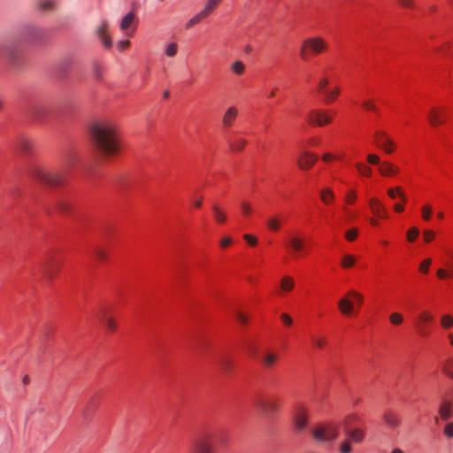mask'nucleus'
I'll list each match as a JSON object with an SVG mask.
<instances>
[{
	"mask_svg": "<svg viewBox=\"0 0 453 453\" xmlns=\"http://www.w3.org/2000/svg\"><path fill=\"white\" fill-rule=\"evenodd\" d=\"M55 209L63 214L73 213V199L68 191L58 193L54 201Z\"/></svg>",
	"mask_w": 453,
	"mask_h": 453,
	"instance_id": "1a4fd4ad",
	"label": "nucleus"
},
{
	"mask_svg": "<svg viewBox=\"0 0 453 453\" xmlns=\"http://www.w3.org/2000/svg\"><path fill=\"white\" fill-rule=\"evenodd\" d=\"M350 298H353L358 305L363 303V296L354 290L349 291L348 295L338 303V307L344 315H349L353 311L354 303L350 301Z\"/></svg>",
	"mask_w": 453,
	"mask_h": 453,
	"instance_id": "ddd939ff",
	"label": "nucleus"
},
{
	"mask_svg": "<svg viewBox=\"0 0 453 453\" xmlns=\"http://www.w3.org/2000/svg\"><path fill=\"white\" fill-rule=\"evenodd\" d=\"M61 263L62 260L57 254L50 252L40 262L39 270L46 280H50L58 274Z\"/></svg>",
	"mask_w": 453,
	"mask_h": 453,
	"instance_id": "423d86ee",
	"label": "nucleus"
},
{
	"mask_svg": "<svg viewBox=\"0 0 453 453\" xmlns=\"http://www.w3.org/2000/svg\"><path fill=\"white\" fill-rule=\"evenodd\" d=\"M238 110L236 107L232 106L229 107L225 112L222 119L223 126L225 127H230L233 126L236 117H237Z\"/></svg>",
	"mask_w": 453,
	"mask_h": 453,
	"instance_id": "bb28decb",
	"label": "nucleus"
},
{
	"mask_svg": "<svg viewBox=\"0 0 453 453\" xmlns=\"http://www.w3.org/2000/svg\"><path fill=\"white\" fill-rule=\"evenodd\" d=\"M431 264H432V259H430V258H426V259L423 260L419 265V271L423 273H427Z\"/></svg>",
	"mask_w": 453,
	"mask_h": 453,
	"instance_id": "5fc2aeb1",
	"label": "nucleus"
},
{
	"mask_svg": "<svg viewBox=\"0 0 453 453\" xmlns=\"http://www.w3.org/2000/svg\"><path fill=\"white\" fill-rule=\"evenodd\" d=\"M339 450L340 453H351V441L346 439L344 441L341 443Z\"/></svg>",
	"mask_w": 453,
	"mask_h": 453,
	"instance_id": "09e8293b",
	"label": "nucleus"
},
{
	"mask_svg": "<svg viewBox=\"0 0 453 453\" xmlns=\"http://www.w3.org/2000/svg\"><path fill=\"white\" fill-rule=\"evenodd\" d=\"M326 42L321 38H308L301 48V57L307 59L310 53L319 54L326 49Z\"/></svg>",
	"mask_w": 453,
	"mask_h": 453,
	"instance_id": "9b49d317",
	"label": "nucleus"
},
{
	"mask_svg": "<svg viewBox=\"0 0 453 453\" xmlns=\"http://www.w3.org/2000/svg\"><path fill=\"white\" fill-rule=\"evenodd\" d=\"M357 234L358 230L357 228H351L345 233V237L349 242H353L357 237Z\"/></svg>",
	"mask_w": 453,
	"mask_h": 453,
	"instance_id": "864d4df0",
	"label": "nucleus"
},
{
	"mask_svg": "<svg viewBox=\"0 0 453 453\" xmlns=\"http://www.w3.org/2000/svg\"><path fill=\"white\" fill-rule=\"evenodd\" d=\"M382 420L385 425L391 428L395 429L401 425V419L395 411L391 410H387L382 415Z\"/></svg>",
	"mask_w": 453,
	"mask_h": 453,
	"instance_id": "412c9836",
	"label": "nucleus"
},
{
	"mask_svg": "<svg viewBox=\"0 0 453 453\" xmlns=\"http://www.w3.org/2000/svg\"><path fill=\"white\" fill-rule=\"evenodd\" d=\"M380 173L385 176L394 175L398 173V168L389 163H383L379 167Z\"/></svg>",
	"mask_w": 453,
	"mask_h": 453,
	"instance_id": "c756f323",
	"label": "nucleus"
},
{
	"mask_svg": "<svg viewBox=\"0 0 453 453\" xmlns=\"http://www.w3.org/2000/svg\"><path fill=\"white\" fill-rule=\"evenodd\" d=\"M93 72H94V77L97 81H101L103 78V74L99 66V64L97 62H94L93 64Z\"/></svg>",
	"mask_w": 453,
	"mask_h": 453,
	"instance_id": "052dcab7",
	"label": "nucleus"
},
{
	"mask_svg": "<svg viewBox=\"0 0 453 453\" xmlns=\"http://www.w3.org/2000/svg\"><path fill=\"white\" fill-rule=\"evenodd\" d=\"M428 119L432 126H438L446 119V114L439 109L434 108L428 114Z\"/></svg>",
	"mask_w": 453,
	"mask_h": 453,
	"instance_id": "a878e982",
	"label": "nucleus"
},
{
	"mask_svg": "<svg viewBox=\"0 0 453 453\" xmlns=\"http://www.w3.org/2000/svg\"><path fill=\"white\" fill-rule=\"evenodd\" d=\"M234 316H235V318H236V319H237L239 324H241V325H246L247 324L248 318L242 312H241L239 311H236Z\"/></svg>",
	"mask_w": 453,
	"mask_h": 453,
	"instance_id": "e2e57ef3",
	"label": "nucleus"
},
{
	"mask_svg": "<svg viewBox=\"0 0 453 453\" xmlns=\"http://www.w3.org/2000/svg\"><path fill=\"white\" fill-rule=\"evenodd\" d=\"M244 69H245V65L244 64L240 61V60H237V61H234L233 64H232V71L237 74V75H241L244 72Z\"/></svg>",
	"mask_w": 453,
	"mask_h": 453,
	"instance_id": "79ce46f5",
	"label": "nucleus"
},
{
	"mask_svg": "<svg viewBox=\"0 0 453 453\" xmlns=\"http://www.w3.org/2000/svg\"><path fill=\"white\" fill-rule=\"evenodd\" d=\"M320 198L322 202L326 204H328L334 198V192L329 188H324L320 192Z\"/></svg>",
	"mask_w": 453,
	"mask_h": 453,
	"instance_id": "f704fd0d",
	"label": "nucleus"
},
{
	"mask_svg": "<svg viewBox=\"0 0 453 453\" xmlns=\"http://www.w3.org/2000/svg\"><path fill=\"white\" fill-rule=\"evenodd\" d=\"M295 286L294 280L288 276H285L281 280L280 287L284 291H290Z\"/></svg>",
	"mask_w": 453,
	"mask_h": 453,
	"instance_id": "4c0bfd02",
	"label": "nucleus"
},
{
	"mask_svg": "<svg viewBox=\"0 0 453 453\" xmlns=\"http://www.w3.org/2000/svg\"><path fill=\"white\" fill-rule=\"evenodd\" d=\"M418 320L419 323L417 324L416 327L418 334L426 337L429 334L426 324L434 320V316L429 311H424L418 315Z\"/></svg>",
	"mask_w": 453,
	"mask_h": 453,
	"instance_id": "a211bd4d",
	"label": "nucleus"
},
{
	"mask_svg": "<svg viewBox=\"0 0 453 453\" xmlns=\"http://www.w3.org/2000/svg\"><path fill=\"white\" fill-rule=\"evenodd\" d=\"M362 420L355 414L348 415L342 423L346 439L354 443H360L365 438V432L360 427Z\"/></svg>",
	"mask_w": 453,
	"mask_h": 453,
	"instance_id": "39448f33",
	"label": "nucleus"
},
{
	"mask_svg": "<svg viewBox=\"0 0 453 453\" xmlns=\"http://www.w3.org/2000/svg\"><path fill=\"white\" fill-rule=\"evenodd\" d=\"M92 256L96 257L98 260H104L105 258L104 251L99 247L94 248V250H92Z\"/></svg>",
	"mask_w": 453,
	"mask_h": 453,
	"instance_id": "13d9d810",
	"label": "nucleus"
},
{
	"mask_svg": "<svg viewBox=\"0 0 453 453\" xmlns=\"http://www.w3.org/2000/svg\"><path fill=\"white\" fill-rule=\"evenodd\" d=\"M389 320L393 325L398 326L403 323V319L400 313L394 312L390 315Z\"/></svg>",
	"mask_w": 453,
	"mask_h": 453,
	"instance_id": "8fccbe9b",
	"label": "nucleus"
},
{
	"mask_svg": "<svg viewBox=\"0 0 453 453\" xmlns=\"http://www.w3.org/2000/svg\"><path fill=\"white\" fill-rule=\"evenodd\" d=\"M0 57L7 58L10 64L16 68L20 67L25 62L22 51L12 42L0 43Z\"/></svg>",
	"mask_w": 453,
	"mask_h": 453,
	"instance_id": "0eeeda50",
	"label": "nucleus"
},
{
	"mask_svg": "<svg viewBox=\"0 0 453 453\" xmlns=\"http://www.w3.org/2000/svg\"><path fill=\"white\" fill-rule=\"evenodd\" d=\"M134 14L133 12H128L126 16L123 17L120 22V28L122 30L127 29L131 24L134 22Z\"/></svg>",
	"mask_w": 453,
	"mask_h": 453,
	"instance_id": "c9c22d12",
	"label": "nucleus"
},
{
	"mask_svg": "<svg viewBox=\"0 0 453 453\" xmlns=\"http://www.w3.org/2000/svg\"><path fill=\"white\" fill-rule=\"evenodd\" d=\"M70 64H71L70 60H65L59 65L58 73L60 75L64 76L67 73Z\"/></svg>",
	"mask_w": 453,
	"mask_h": 453,
	"instance_id": "bf43d9fd",
	"label": "nucleus"
},
{
	"mask_svg": "<svg viewBox=\"0 0 453 453\" xmlns=\"http://www.w3.org/2000/svg\"><path fill=\"white\" fill-rule=\"evenodd\" d=\"M312 344L314 347H317L319 349L324 348L327 344V340L326 337H311Z\"/></svg>",
	"mask_w": 453,
	"mask_h": 453,
	"instance_id": "de8ad7c7",
	"label": "nucleus"
},
{
	"mask_svg": "<svg viewBox=\"0 0 453 453\" xmlns=\"http://www.w3.org/2000/svg\"><path fill=\"white\" fill-rule=\"evenodd\" d=\"M76 168L88 173L93 172V166L81 160L77 149L69 146L62 152L58 169L49 170L35 166L31 168L30 175L40 185L47 188H57L65 185L68 175Z\"/></svg>",
	"mask_w": 453,
	"mask_h": 453,
	"instance_id": "f257e3e1",
	"label": "nucleus"
},
{
	"mask_svg": "<svg viewBox=\"0 0 453 453\" xmlns=\"http://www.w3.org/2000/svg\"><path fill=\"white\" fill-rule=\"evenodd\" d=\"M419 234V230L417 227H411L407 231V239L409 242H414Z\"/></svg>",
	"mask_w": 453,
	"mask_h": 453,
	"instance_id": "3c124183",
	"label": "nucleus"
},
{
	"mask_svg": "<svg viewBox=\"0 0 453 453\" xmlns=\"http://www.w3.org/2000/svg\"><path fill=\"white\" fill-rule=\"evenodd\" d=\"M221 0H208L205 4V6L203 11H201L202 14L206 18L213 11L217 8V6L220 4Z\"/></svg>",
	"mask_w": 453,
	"mask_h": 453,
	"instance_id": "2f4dec72",
	"label": "nucleus"
},
{
	"mask_svg": "<svg viewBox=\"0 0 453 453\" xmlns=\"http://www.w3.org/2000/svg\"><path fill=\"white\" fill-rule=\"evenodd\" d=\"M357 169L358 170L359 173H361L364 176L369 177L372 174V169L367 166L365 164L358 163L357 164Z\"/></svg>",
	"mask_w": 453,
	"mask_h": 453,
	"instance_id": "c03bdc74",
	"label": "nucleus"
},
{
	"mask_svg": "<svg viewBox=\"0 0 453 453\" xmlns=\"http://www.w3.org/2000/svg\"><path fill=\"white\" fill-rule=\"evenodd\" d=\"M245 345H246L247 350L252 356L257 355V348L255 346V344L250 340H245Z\"/></svg>",
	"mask_w": 453,
	"mask_h": 453,
	"instance_id": "6e6d98bb",
	"label": "nucleus"
},
{
	"mask_svg": "<svg viewBox=\"0 0 453 453\" xmlns=\"http://www.w3.org/2000/svg\"><path fill=\"white\" fill-rule=\"evenodd\" d=\"M256 405L262 412L271 415L279 411L281 400L276 396H269L266 398H258L256 400Z\"/></svg>",
	"mask_w": 453,
	"mask_h": 453,
	"instance_id": "f8f14e48",
	"label": "nucleus"
},
{
	"mask_svg": "<svg viewBox=\"0 0 453 453\" xmlns=\"http://www.w3.org/2000/svg\"><path fill=\"white\" fill-rule=\"evenodd\" d=\"M444 434L449 438L453 437V423H449L444 427Z\"/></svg>",
	"mask_w": 453,
	"mask_h": 453,
	"instance_id": "774afa93",
	"label": "nucleus"
},
{
	"mask_svg": "<svg viewBox=\"0 0 453 453\" xmlns=\"http://www.w3.org/2000/svg\"><path fill=\"white\" fill-rule=\"evenodd\" d=\"M433 210L432 207L429 205H425L422 208V217L425 220H429L431 219Z\"/></svg>",
	"mask_w": 453,
	"mask_h": 453,
	"instance_id": "680f3d73",
	"label": "nucleus"
},
{
	"mask_svg": "<svg viewBox=\"0 0 453 453\" xmlns=\"http://www.w3.org/2000/svg\"><path fill=\"white\" fill-rule=\"evenodd\" d=\"M26 113L29 119L40 123H44L58 114L51 104L41 101L30 103Z\"/></svg>",
	"mask_w": 453,
	"mask_h": 453,
	"instance_id": "20e7f679",
	"label": "nucleus"
},
{
	"mask_svg": "<svg viewBox=\"0 0 453 453\" xmlns=\"http://www.w3.org/2000/svg\"><path fill=\"white\" fill-rule=\"evenodd\" d=\"M355 257L349 254L344 255L342 259V266L344 268H350L355 265Z\"/></svg>",
	"mask_w": 453,
	"mask_h": 453,
	"instance_id": "58836bf2",
	"label": "nucleus"
},
{
	"mask_svg": "<svg viewBox=\"0 0 453 453\" xmlns=\"http://www.w3.org/2000/svg\"><path fill=\"white\" fill-rule=\"evenodd\" d=\"M312 434L313 438L320 442L333 441L339 436L338 426L331 423L318 426Z\"/></svg>",
	"mask_w": 453,
	"mask_h": 453,
	"instance_id": "6e6552de",
	"label": "nucleus"
},
{
	"mask_svg": "<svg viewBox=\"0 0 453 453\" xmlns=\"http://www.w3.org/2000/svg\"><path fill=\"white\" fill-rule=\"evenodd\" d=\"M437 276L440 279H446L447 277H453V268L451 269V272L448 273L444 269H439L437 271Z\"/></svg>",
	"mask_w": 453,
	"mask_h": 453,
	"instance_id": "69168bd1",
	"label": "nucleus"
},
{
	"mask_svg": "<svg viewBox=\"0 0 453 453\" xmlns=\"http://www.w3.org/2000/svg\"><path fill=\"white\" fill-rule=\"evenodd\" d=\"M93 147L104 157L117 156L121 150V141L116 127L107 120L93 122L89 127Z\"/></svg>",
	"mask_w": 453,
	"mask_h": 453,
	"instance_id": "f03ea898",
	"label": "nucleus"
},
{
	"mask_svg": "<svg viewBox=\"0 0 453 453\" xmlns=\"http://www.w3.org/2000/svg\"><path fill=\"white\" fill-rule=\"evenodd\" d=\"M267 226L273 231H278L280 227V222L275 218L270 219L267 221Z\"/></svg>",
	"mask_w": 453,
	"mask_h": 453,
	"instance_id": "4d7b16f0",
	"label": "nucleus"
},
{
	"mask_svg": "<svg viewBox=\"0 0 453 453\" xmlns=\"http://www.w3.org/2000/svg\"><path fill=\"white\" fill-rule=\"evenodd\" d=\"M218 365L222 372L229 374L234 368V361L226 356H221L219 357Z\"/></svg>",
	"mask_w": 453,
	"mask_h": 453,
	"instance_id": "cd10ccee",
	"label": "nucleus"
},
{
	"mask_svg": "<svg viewBox=\"0 0 453 453\" xmlns=\"http://www.w3.org/2000/svg\"><path fill=\"white\" fill-rule=\"evenodd\" d=\"M388 194L392 199H395L398 196L403 201V203H406L405 195L400 187L388 189Z\"/></svg>",
	"mask_w": 453,
	"mask_h": 453,
	"instance_id": "e433bc0d",
	"label": "nucleus"
},
{
	"mask_svg": "<svg viewBox=\"0 0 453 453\" xmlns=\"http://www.w3.org/2000/svg\"><path fill=\"white\" fill-rule=\"evenodd\" d=\"M332 118L326 112L319 111L318 110H312L308 114V122L311 125H316L323 127L331 122Z\"/></svg>",
	"mask_w": 453,
	"mask_h": 453,
	"instance_id": "f3484780",
	"label": "nucleus"
},
{
	"mask_svg": "<svg viewBox=\"0 0 453 453\" xmlns=\"http://www.w3.org/2000/svg\"><path fill=\"white\" fill-rule=\"evenodd\" d=\"M370 207L374 215L379 218H386L387 211L382 207L380 202L377 198H372L370 202Z\"/></svg>",
	"mask_w": 453,
	"mask_h": 453,
	"instance_id": "c85d7f7f",
	"label": "nucleus"
},
{
	"mask_svg": "<svg viewBox=\"0 0 453 453\" xmlns=\"http://www.w3.org/2000/svg\"><path fill=\"white\" fill-rule=\"evenodd\" d=\"M367 161L371 165H379L380 163V157L375 154H369L367 156Z\"/></svg>",
	"mask_w": 453,
	"mask_h": 453,
	"instance_id": "0e129e2a",
	"label": "nucleus"
},
{
	"mask_svg": "<svg viewBox=\"0 0 453 453\" xmlns=\"http://www.w3.org/2000/svg\"><path fill=\"white\" fill-rule=\"evenodd\" d=\"M289 245L296 251H300L303 248V242L298 238L293 237L289 241Z\"/></svg>",
	"mask_w": 453,
	"mask_h": 453,
	"instance_id": "37998d69",
	"label": "nucleus"
},
{
	"mask_svg": "<svg viewBox=\"0 0 453 453\" xmlns=\"http://www.w3.org/2000/svg\"><path fill=\"white\" fill-rule=\"evenodd\" d=\"M317 160V155L305 151L299 157L297 163L301 169L306 170L312 167Z\"/></svg>",
	"mask_w": 453,
	"mask_h": 453,
	"instance_id": "4be33fe9",
	"label": "nucleus"
},
{
	"mask_svg": "<svg viewBox=\"0 0 453 453\" xmlns=\"http://www.w3.org/2000/svg\"><path fill=\"white\" fill-rule=\"evenodd\" d=\"M324 93L326 95V102L329 104L334 101L339 96V88H336L333 90H326Z\"/></svg>",
	"mask_w": 453,
	"mask_h": 453,
	"instance_id": "a19ab883",
	"label": "nucleus"
},
{
	"mask_svg": "<svg viewBox=\"0 0 453 453\" xmlns=\"http://www.w3.org/2000/svg\"><path fill=\"white\" fill-rule=\"evenodd\" d=\"M227 142L230 150L237 152L244 149L247 141L244 138L237 137L235 134H232L227 137Z\"/></svg>",
	"mask_w": 453,
	"mask_h": 453,
	"instance_id": "393cba45",
	"label": "nucleus"
},
{
	"mask_svg": "<svg viewBox=\"0 0 453 453\" xmlns=\"http://www.w3.org/2000/svg\"><path fill=\"white\" fill-rule=\"evenodd\" d=\"M307 411L301 405L294 409L293 419L297 432H303L307 426Z\"/></svg>",
	"mask_w": 453,
	"mask_h": 453,
	"instance_id": "4468645a",
	"label": "nucleus"
},
{
	"mask_svg": "<svg viewBox=\"0 0 453 453\" xmlns=\"http://www.w3.org/2000/svg\"><path fill=\"white\" fill-rule=\"evenodd\" d=\"M206 346L207 343L203 340H199L196 342L191 348L194 354L196 355L197 357L202 358L203 349L206 348Z\"/></svg>",
	"mask_w": 453,
	"mask_h": 453,
	"instance_id": "473e14b6",
	"label": "nucleus"
},
{
	"mask_svg": "<svg viewBox=\"0 0 453 453\" xmlns=\"http://www.w3.org/2000/svg\"><path fill=\"white\" fill-rule=\"evenodd\" d=\"M108 308L101 306L95 313L96 319L100 323L110 332H114L117 329V325L111 318L107 316Z\"/></svg>",
	"mask_w": 453,
	"mask_h": 453,
	"instance_id": "dca6fc26",
	"label": "nucleus"
},
{
	"mask_svg": "<svg viewBox=\"0 0 453 453\" xmlns=\"http://www.w3.org/2000/svg\"><path fill=\"white\" fill-rule=\"evenodd\" d=\"M48 36L49 32L46 29L34 25H25L19 28L12 42L13 45H15L16 42L41 43L43 42Z\"/></svg>",
	"mask_w": 453,
	"mask_h": 453,
	"instance_id": "7ed1b4c3",
	"label": "nucleus"
},
{
	"mask_svg": "<svg viewBox=\"0 0 453 453\" xmlns=\"http://www.w3.org/2000/svg\"><path fill=\"white\" fill-rule=\"evenodd\" d=\"M439 414L442 420H448L451 418V404L447 402H443L439 408Z\"/></svg>",
	"mask_w": 453,
	"mask_h": 453,
	"instance_id": "7c9ffc66",
	"label": "nucleus"
},
{
	"mask_svg": "<svg viewBox=\"0 0 453 453\" xmlns=\"http://www.w3.org/2000/svg\"><path fill=\"white\" fill-rule=\"evenodd\" d=\"M34 142L31 139L27 137H20L16 143L17 150L23 155H30L34 150Z\"/></svg>",
	"mask_w": 453,
	"mask_h": 453,
	"instance_id": "5701e85b",
	"label": "nucleus"
},
{
	"mask_svg": "<svg viewBox=\"0 0 453 453\" xmlns=\"http://www.w3.org/2000/svg\"><path fill=\"white\" fill-rule=\"evenodd\" d=\"M177 50H178V46H177V43L175 42H171L166 50H165V54L168 56V57H174L176 54H177Z\"/></svg>",
	"mask_w": 453,
	"mask_h": 453,
	"instance_id": "603ef678",
	"label": "nucleus"
},
{
	"mask_svg": "<svg viewBox=\"0 0 453 453\" xmlns=\"http://www.w3.org/2000/svg\"><path fill=\"white\" fill-rule=\"evenodd\" d=\"M107 31L108 23L106 21H103L100 27L97 28L96 33L104 48L110 49L112 46V42L111 37L107 34Z\"/></svg>",
	"mask_w": 453,
	"mask_h": 453,
	"instance_id": "b1692460",
	"label": "nucleus"
},
{
	"mask_svg": "<svg viewBox=\"0 0 453 453\" xmlns=\"http://www.w3.org/2000/svg\"><path fill=\"white\" fill-rule=\"evenodd\" d=\"M243 238L250 246H255L257 243V238L251 234H246Z\"/></svg>",
	"mask_w": 453,
	"mask_h": 453,
	"instance_id": "338daca9",
	"label": "nucleus"
},
{
	"mask_svg": "<svg viewBox=\"0 0 453 453\" xmlns=\"http://www.w3.org/2000/svg\"><path fill=\"white\" fill-rule=\"evenodd\" d=\"M99 404V398L97 395H91L89 399L88 400L87 403L81 410V414L83 417V419L86 422H88L94 412L96 411L97 406Z\"/></svg>",
	"mask_w": 453,
	"mask_h": 453,
	"instance_id": "aec40b11",
	"label": "nucleus"
},
{
	"mask_svg": "<svg viewBox=\"0 0 453 453\" xmlns=\"http://www.w3.org/2000/svg\"><path fill=\"white\" fill-rule=\"evenodd\" d=\"M259 360L265 370H273L279 363L280 354L278 352L266 351L259 356Z\"/></svg>",
	"mask_w": 453,
	"mask_h": 453,
	"instance_id": "2eb2a0df",
	"label": "nucleus"
},
{
	"mask_svg": "<svg viewBox=\"0 0 453 453\" xmlns=\"http://www.w3.org/2000/svg\"><path fill=\"white\" fill-rule=\"evenodd\" d=\"M212 211H213V213H214V218H215V220L219 223V224H223L226 222V214L220 211L219 207L216 204H214L212 206Z\"/></svg>",
	"mask_w": 453,
	"mask_h": 453,
	"instance_id": "72a5a7b5",
	"label": "nucleus"
},
{
	"mask_svg": "<svg viewBox=\"0 0 453 453\" xmlns=\"http://www.w3.org/2000/svg\"><path fill=\"white\" fill-rule=\"evenodd\" d=\"M376 144L382 148L386 153L390 154L394 151L395 142L388 138L382 131H377L374 134Z\"/></svg>",
	"mask_w": 453,
	"mask_h": 453,
	"instance_id": "6ab92c4d",
	"label": "nucleus"
},
{
	"mask_svg": "<svg viewBox=\"0 0 453 453\" xmlns=\"http://www.w3.org/2000/svg\"><path fill=\"white\" fill-rule=\"evenodd\" d=\"M213 434L204 433L196 437L193 442L192 453H213L212 449Z\"/></svg>",
	"mask_w": 453,
	"mask_h": 453,
	"instance_id": "9d476101",
	"label": "nucleus"
},
{
	"mask_svg": "<svg viewBox=\"0 0 453 453\" xmlns=\"http://www.w3.org/2000/svg\"><path fill=\"white\" fill-rule=\"evenodd\" d=\"M205 19V17L202 14V12H198L196 14L192 19L188 20V22L186 24L185 27L186 29H189L193 26L198 24L201 20Z\"/></svg>",
	"mask_w": 453,
	"mask_h": 453,
	"instance_id": "ea45409f",
	"label": "nucleus"
},
{
	"mask_svg": "<svg viewBox=\"0 0 453 453\" xmlns=\"http://www.w3.org/2000/svg\"><path fill=\"white\" fill-rule=\"evenodd\" d=\"M441 323L444 328H450L453 326V317L449 314L443 315Z\"/></svg>",
	"mask_w": 453,
	"mask_h": 453,
	"instance_id": "a18cd8bd",
	"label": "nucleus"
},
{
	"mask_svg": "<svg viewBox=\"0 0 453 453\" xmlns=\"http://www.w3.org/2000/svg\"><path fill=\"white\" fill-rule=\"evenodd\" d=\"M39 8L42 11H50L54 8V3L51 0H40Z\"/></svg>",
	"mask_w": 453,
	"mask_h": 453,
	"instance_id": "49530a36",
	"label": "nucleus"
}]
</instances>
